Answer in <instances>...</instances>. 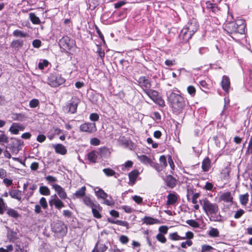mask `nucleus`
Returning <instances> with one entry per match:
<instances>
[{
    "label": "nucleus",
    "instance_id": "obj_1",
    "mask_svg": "<svg viewBox=\"0 0 252 252\" xmlns=\"http://www.w3.org/2000/svg\"><path fill=\"white\" fill-rule=\"evenodd\" d=\"M200 203L210 221L220 222L223 221V217L219 213V208L217 203H212L206 198L200 200Z\"/></svg>",
    "mask_w": 252,
    "mask_h": 252
},
{
    "label": "nucleus",
    "instance_id": "obj_2",
    "mask_svg": "<svg viewBox=\"0 0 252 252\" xmlns=\"http://www.w3.org/2000/svg\"><path fill=\"white\" fill-rule=\"evenodd\" d=\"M233 18L232 14L228 13L226 24L224 26V30L230 35L236 33H244L245 28V21L243 19L231 21Z\"/></svg>",
    "mask_w": 252,
    "mask_h": 252
},
{
    "label": "nucleus",
    "instance_id": "obj_3",
    "mask_svg": "<svg viewBox=\"0 0 252 252\" xmlns=\"http://www.w3.org/2000/svg\"><path fill=\"white\" fill-rule=\"evenodd\" d=\"M168 101L174 113L181 112L186 106L185 99L180 94L171 92L168 94Z\"/></svg>",
    "mask_w": 252,
    "mask_h": 252
},
{
    "label": "nucleus",
    "instance_id": "obj_4",
    "mask_svg": "<svg viewBox=\"0 0 252 252\" xmlns=\"http://www.w3.org/2000/svg\"><path fill=\"white\" fill-rule=\"evenodd\" d=\"M64 82V79L61 75L56 73L51 74L48 79V84L52 87H57Z\"/></svg>",
    "mask_w": 252,
    "mask_h": 252
},
{
    "label": "nucleus",
    "instance_id": "obj_5",
    "mask_svg": "<svg viewBox=\"0 0 252 252\" xmlns=\"http://www.w3.org/2000/svg\"><path fill=\"white\" fill-rule=\"evenodd\" d=\"M145 93L155 103L160 106H164V101L162 99L161 97L159 96L158 93L157 91L150 89Z\"/></svg>",
    "mask_w": 252,
    "mask_h": 252
},
{
    "label": "nucleus",
    "instance_id": "obj_6",
    "mask_svg": "<svg viewBox=\"0 0 252 252\" xmlns=\"http://www.w3.org/2000/svg\"><path fill=\"white\" fill-rule=\"evenodd\" d=\"M52 231L60 236H64L67 232V227L61 221L54 222L52 225Z\"/></svg>",
    "mask_w": 252,
    "mask_h": 252
},
{
    "label": "nucleus",
    "instance_id": "obj_7",
    "mask_svg": "<svg viewBox=\"0 0 252 252\" xmlns=\"http://www.w3.org/2000/svg\"><path fill=\"white\" fill-rule=\"evenodd\" d=\"M59 44L61 48L67 51L73 47L74 42L67 36H64L59 40Z\"/></svg>",
    "mask_w": 252,
    "mask_h": 252
},
{
    "label": "nucleus",
    "instance_id": "obj_8",
    "mask_svg": "<svg viewBox=\"0 0 252 252\" xmlns=\"http://www.w3.org/2000/svg\"><path fill=\"white\" fill-rule=\"evenodd\" d=\"M80 130L88 133L95 132L97 129L95 124L94 123H85L80 126Z\"/></svg>",
    "mask_w": 252,
    "mask_h": 252
},
{
    "label": "nucleus",
    "instance_id": "obj_9",
    "mask_svg": "<svg viewBox=\"0 0 252 252\" xmlns=\"http://www.w3.org/2000/svg\"><path fill=\"white\" fill-rule=\"evenodd\" d=\"M138 84L145 92L151 88V82L148 77L141 76L137 80Z\"/></svg>",
    "mask_w": 252,
    "mask_h": 252
},
{
    "label": "nucleus",
    "instance_id": "obj_10",
    "mask_svg": "<svg viewBox=\"0 0 252 252\" xmlns=\"http://www.w3.org/2000/svg\"><path fill=\"white\" fill-rule=\"evenodd\" d=\"M214 3H211L209 1H207L205 3L206 8L208 10L210 14L212 16V14L216 13L219 11V9L217 6V4L220 3L221 0H212Z\"/></svg>",
    "mask_w": 252,
    "mask_h": 252
},
{
    "label": "nucleus",
    "instance_id": "obj_11",
    "mask_svg": "<svg viewBox=\"0 0 252 252\" xmlns=\"http://www.w3.org/2000/svg\"><path fill=\"white\" fill-rule=\"evenodd\" d=\"M185 27L189 32L193 35L198 30L199 24L196 19H192L189 21V22L186 25Z\"/></svg>",
    "mask_w": 252,
    "mask_h": 252
},
{
    "label": "nucleus",
    "instance_id": "obj_12",
    "mask_svg": "<svg viewBox=\"0 0 252 252\" xmlns=\"http://www.w3.org/2000/svg\"><path fill=\"white\" fill-rule=\"evenodd\" d=\"M193 35L191 33L185 26L181 30L179 34V38L183 42L188 41Z\"/></svg>",
    "mask_w": 252,
    "mask_h": 252
},
{
    "label": "nucleus",
    "instance_id": "obj_13",
    "mask_svg": "<svg viewBox=\"0 0 252 252\" xmlns=\"http://www.w3.org/2000/svg\"><path fill=\"white\" fill-rule=\"evenodd\" d=\"M52 186L62 199H65L67 198V194L64 189L61 186L58 184H53L52 185Z\"/></svg>",
    "mask_w": 252,
    "mask_h": 252
},
{
    "label": "nucleus",
    "instance_id": "obj_14",
    "mask_svg": "<svg viewBox=\"0 0 252 252\" xmlns=\"http://www.w3.org/2000/svg\"><path fill=\"white\" fill-rule=\"evenodd\" d=\"M78 106V100H72L66 106L65 109L67 112L74 114L76 112Z\"/></svg>",
    "mask_w": 252,
    "mask_h": 252
},
{
    "label": "nucleus",
    "instance_id": "obj_15",
    "mask_svg": "<svg viewBox=\"0 0 252 252\" xmlns=\"http://www.w3.org/2000/svg\"><path fill=\"white\" fill-rule=\"evenodd\" d=\"M91 209L94 218L96 219H100L101 218L102 216L99 213V212L102 210V208L98 203L95 202V205H94L93 207H92Z\"/></svg>",
    "mask_w": 252,
    "mask_h": 252
},
{
    "label": "nucleus",
    "instance_id": "obj_16",
    "mask_svg": "<svg viewBox=\"0 0 252 252\" xmlns=\"http://www.w3.org/2000/svg\"><path fill=\"white\" fill-rule=\"evenodd\" d=\"M23 126L21 124L13 123L9 128V131L12 134H17L20 130H23Z\"/></svg>",
    "mask_w": 252,
    "mask_h": 252
},
{
    "label": "nucleus",
    "instance_id": "obj_17",
    "mask_svg": "<svg viewBox=\"0 0 252 252\" xmlns=\"http://www.w3.org/2000/svg\"><path fill=\"white\" fill-rule=\"evenodd\" d=\"M9 194L11 198L21 201V191L18 189H10L9 190Z\"/></svg>",
    "mask_w": 252,
    "mask_h": 252
},
{
    "label": "nucleus",
    "instance_id": "obj_18",
    "mask_svg": "<svg viewBox=\"0 0 252 252\" xmlns=\"http://www.w3.org/2000/svg\"><path fill=\"white\" fill-rule=\"evenodd\" d=\"M220 201H223L225 202H232L233 197L230 192L223 193L219 197Z\"/></svg>",
    "mask_w": 252,
    "mask_h": 252
},
{
    "label": "nucleus",
    "instance_id": "obj_19",
    "mask_svg": "<svg viewBox=\"0 0 252 252\" xmlns=\"http://www.w3.org/2000/svg\"><path fill=\"white\" fill-rule=\"evenodd\" d=\"M166 185L171 188H174L176 185V180L171 175H168L164 179Z\"/></svg>",
    "mask_w": 252,
    "mask_h": 252
},
{
    "label": "nucleus",
    "instance_id": "obj_20",
    "mask_svg": "<svg viewBox=\"0 0 252 252\" xmlns=\"http://www.w3.org/2000/svg\"><path fill=\"white\" fill-rule=\"evenodd\" d=\"M50 206L54 205L56 208L60 209L61 208L64 207V203L59 198L52 199L49 201Z\"/></svg>",
    "mask_w": 252,
    "mask_h": 252
},
{
    "label": "nucleus",
    "instance_id": "obj_21",
    "mask_svg": "<svg viewBox=\"0 0 252 252\" xmlns=\"http://www.w3.org/2000/svg\"><path fill=\"white\" fill-rule=\"evenodd\" d=\"M139 174L137 170H134L129 173V184L133 185L135 183Z\"/></svg>",
    "mask_w": 252,
    "mask_h": 252
},
{
    "label": "nucleus",
    "instance_id": "obj_22",
    "mask_svg": "<svg viewBox=\"0 0 252 252\" xmlns=\"http://www.w3.org/2000/svg\"><path fill=\"white\" fill-rule=\"evenodd\" d=\"M221 86L225 92H228L230 87V81L228 77L223 76L221 81Z\"/></svg>",
    "mask_w": 252,
    "mask_h": 252
},
{
    "label": "nucleus",
    "instance_id": "obj_23",
    "mask_svg": "<svg viewBox=\"0 0 252 252\" xmlns=\"http://www.w3.org/2000/svg\"><path fill=\"white\" fill-rule=\"evenodd\" d=\"M54 148L55 149V152L58 154L63 155H65L67 152V150L65 147L62 144H58L55 145H54Z\"/></svg>",
    "mask_w": 252,
    "mask_h": 252
},
{
    "label": "nucleus",
    "instance_id": "obj_24",
    "mask_svg": "<svg viewBox=\"0 0 252 252\" xmlns=\"http://www.w3.org/2000/svg\"><path fill=\"white\" fill-rule=\"evenodd\" d=\"M137 158L139 160L144 164H150L152 161L151 158L145 155H137Z\"/></svg>",
    "mask_w": 252,
    "mask_h": 252
},
{
    "label": "nucleus",
    "instance_id": "obj_25",
    "mask_svg": "<svg viewBox=\"0 0 252 252\" xmlns=\"http://www.w3.org/2000/svg\"><path fill=\"white\" fill-rule=\"evenodd\" d=\"M94 192H95V195L98 198H100L103 199H105L108 196L106 192H105L103 189H102L100 188H96L94 189Z\"/></svg>",
    "mask_w": 252,
    "mask_h": 252
},
{
    "label": "nucleus",
    "instance_id": "obj_26",
    "mask_svg": "<svg viewBox=\"0 0 252 252\" xmlns=\"http://www.w3.org/2000/svg\"><path fill=\"white\" fill-rule=\"evenodd\" d=\"M24 45V41L21 39L13 40L10 46L15 49L21 48Z\"/></svg>",
    "mask_w": 252,
    "mask_h": 252
},
{
    "label": "nucleus",
    "instance_id": "obj_27",
    "mask_svg": "<svg viewBox=\"0 0 252 252\" xmlns=\"http://www.w3.org/2000/svg\"><path fill=\"white\" fill-rule=\"evenodd\" d=\"M211 167V161L208 158H205L202 163V169L204 172H208Z\"/></svg>",
    "mask_w": 252,
    "mask_h": 252
},
{
    "label": "nucleus",
    "instance_id": "obj_28",
    "mask_svg": "<svg viewBox=\"0 0 252 252\" xmlns=\"http://www.w3.org/2000/svg\"><path fill=\"white\" fill-rule=\"evenodd\" d=\"M167 204L168 205H173L177 201V196L174 193H169L167 196Z\"/></svg>",
    "mask_w": 252,
    "mask_h": 252
},
{
    "label": "nucleus",
    "instance_id": "obj_29",
    "mask_svg": "<svg viewBox=\"0 0 252 252\" xmlns=\"http://www.w3.org/2000/svg\"><path fill=\"white\" fill-rule=\"evenodd\" d=\"M13 35L15 37H26L29 36L27 32L19 30H16L13 32Z\"/></svg>",
    "mask_w": 252,
    "mask_h": 252
},
{
    "label": "nucleus",
    "instance_id": "obj_30",
    "mask_svg": "<svg viewBox=\"0 0 252 252\" xmlns=\"http://www.w3.org/2000/svg\"><path fill=\"white\" fill-rule=\"evenodd\" d=\"M83 200L84 204L91 208L95 205V203L94 202L93 200L88 196H84Z\"/></svg>",
    "mask_w": 252,
    "mask_h": 252
},
{
    "label": "nucleus",
    "instance_id": "obj_31",
    "mask_svg": "<svg viewBox=\"0 0 252 252\" xmlns=\"http://www.w3.org/2000/svg\"><path fill=\"white\" fill-rule=\"evenodd\" d=\"M39 192L41 195L45 196H48L50 194V190L47 186H40L39 189Z\"/></svg>",
    "mask_w": 252,
    "mask_h": 252
},
{
    "label": "nucleus",
    "instance_id": "obj_32",
    "mask_svg": "<svg viewBox=\"0 0 252 252\" xmlns=\"http://www.w3.org/2000/svg\"><path fill=\"white\" fill-rule=\"evenodd\" d=\"M86 189V187L83 186L79 189L77 190L73 195L75 196L76 198H81L85 196Z\"/></svg>",
    "mask_w": 252,
    "mask_h": 252
},
{
    "label": "nucleus",
    "instance_id": "obj_33",
    "mask_svg": "<svg viewBox=\"0 0 252 252\" xmlns=\"http://www.w3.org/2000/svg\"><path fill=\"white\" fill-rule=\"evenodd\" d=\"M6 214L11 217L16 219L19 217V215L17 211L12 208L7 209Z\"/></svg>",
    "mask_w": 252,
    "mask_h": 252
},
{
    "label": "nucleus",
    "instance_id": "obj_34",
    "mask_svg": "<svg viewBox=\"0 0 252 252\" xmlns=\"http://www.w3.org/2000/svg\"><path fill=\"white\" fill-rule=\"evenodd\" d=\"M30 19L31 22L33 24H40L41 23L40 20L35 15V14L33 13H30Z\"/></svg>",
    "mask_w": 252,
    "mask_h": 252
},
{
    "label": "nucleus",
    "instance_id": "obj_35",
    "mask_svg": "<svg viewBox=\"0 0 252 252\" xmlns=\"http://www.w3.org/2000/svg\"><path fill=\"white\" fill-rule=\"evenodd\" d=\"M239 200L240 203L244 206H246L247 204L248 203V200H249V194L248 193L240 195L239 196Z\"/></svg>",
    "mask_w": 252,
    "mask_h": 252
},
{
    "label": "nucleus",
    "instance_id": "obj_36",
    "mask_svg": "<svg viewBox=\"0 0 252 252\" xmlns=\"http://www.w3.org/2000/svg\"><path fill=\"white\" fill-rule=\"evenodd\" d=\"M158 222L157 219H155L151 217H145L144 219V222L147 224H153Z\"/></svg>",
    "mask_w": 252,
    "mask_h": 252
},
{
    "label": "nucleus",
    "instance_id": "obj_37",
    "mask_svg": "<svg viewBox=\"0 0 252 252\" xmlns=\"http://www.w3.org/2000/svg\"><path fill=\"white\" fill-rule=\"evenodd\" d=\"M208 235L211 237H217L219 236V231L217 228H211L208 232Z\"/></svg>",
    "mask_w": 252,
    "mask_h": 252
},
{
    "label": "nucleus",
    "instance_id": "obj_38",
    "mask_svg": "<svg viewBox=\"0 0 252 252\" xmlns=\"http://www.w3.org/2000/svg\"><path fill=\"white\" fill-rule=\"evenodd\" d=\"M97 156L95 152L92 151L88 155V159L92 162H95Z\"/></svg>",
    "mask_w": 252,
    "mask_h": 252
},
{
    "label": "nucleus",
    "instance_id": "obj_39",
    "mask_svg": "<svg viewBox=\"0 0 252 252\" xmlns=\"http://www.w3.org/2000/svg\"><path fill=\"white\" fill-rule=\"evenodd\" d=\"M169 238L171 240H174V241L183 240V239H184L182 238V237L178 235V234H177V232H174V233L169 234Z\"/></svg>",
    "mask_w": 252,
    "mask_h": 252
},
{
    "label": "nucleus",
    "instance_id": "obj_40",
    "mask_svg": "<svg viewBox=\"0 0 252 252\" xmlns=\"http://www.w3.org/2000/svg\"><path fill=\"white\" fill-rule=\"evenodd\" d=\"M7 206L3 199L0 197V215L3 214L4 210H6Z\"/></svg>",
    "mask_w": 252,
    "mask_h": 252
},
{
    "label": "nucleus",
    "instance_id": "obj_41",
    "mask_svg": "<svg viewBox=\"0 0 252 252\" xmlns=\"http://www.w3.org/2000/svg\"><path fill=\"white\" fill-rule=\"evenodd\" d=\"M150 165L154 168L158 172H160L163 169V167L162 165H160L158 163L155 162L153 161H152Z\"/></svg>",
    "mask_w": 252,
    "mask_h": 252
},
{
    "label": "nucleus",
    "instance_id": "obj_42",
    "mask_svg": "<svg viewBox=\"0 0 252 252\" xmlns=\"http://www.w3.org/2000/svg\"><path fill=\"white\" fill-rule=\"evenodd\" d=\"M15 252H25L26 251L24 249L23 246H21L18 242H16L14 245Z\"/></svg>",
    "mask_w": 252,
    "mask_h": 252
},
{
    "label": "nucleus",
    "instance_id": "obj_43",
    "mask_svg": "<svg viewBox=\"0 0 252 252\" xmlns=\"http://www.w3.org/2000/svg\"><path fill=\"white\" fill-rule=\"evenodd\" d=\"M103 171L107 176H112L114 175L116 173L115 171L110 168H104Z\"/></svg>",
    "mask_w": 252,
    "mask_h": 252
},
{
    "label": "nucleus",
    "instance_id": "obj_44",
    "mask_svg": "<svg viewBox=\"0 0 252 252\" xmlns=\"http://www.w3.org/2000/svg\"><path fill=\"white\" fill-rule=\"evenodd\" d=\"M186 222L188 224L194 228H197L199 226L198 223L193 220H187Z\"/></svg>",
    "mask_w": 252,
    "mask_h": 252
},
{
    "label": "nucleus",
    "instance_id": "obj_45",
    "mask_svg": "<svg viewBox=\"0 0 252 252\" xmlns=\"http://www.w3.org/2000/svg\"><path fill=\"white\" fill-rule=\"evenodd\" d=\"M39 104V101L37 99H32L29 103V105L31 108H33L36 107Z\"/></svg>",
    "mask_w": 252,
    "mask_h": 252
},
{
    "label": "nucleus",
    "instance_id": "obj_46",
    "mask_svg": "<svg viewBox=\"0 0 252 252\" xmlns=\"http://www.w3.org/2000/svg\"><path fill=\"white\" fill-rule=\"evenodd\" d=\"M0 142L7 143L8 142V137L0 130Z\"/></svg>",
    "mask_w": 252,
    "mask_h": 252
},
{
    "label": "nucleus",
    "instance_id": "obj_47",
    "mask_svg": "<svg viewBox=\"0 0 252 252\" xmlns=\"http://www.w3.org/2000/svg\"><path fill=\"white\" fill-rule=\"evenodd\" d=\"M156 238L159 242L162 243H165L166 242V239L162 234H158L156 236Z\"/></svg>",
    "mask_w": 252,
    "mask_h": 252
},
{
    "label": "nucleus",
    "instance_id": "obj_48",
    "mask_svg": "<svg viewBox=\"0 0 252 252\" xmlns=\"http://www.w3.org/2000/svg\"><path fill=\"white\" fill-rule=\"evenodd\" d=\"M39 203L44 209L47 208L48 204L45 198L43 197H41L39 200Z\"/></svg>",
    "mask_w": 252,
    "mask_h": 252
},
{
    "label": "nucleus",
    "instance_id": "obj_49",
    "mask_svg": "<svg viewBox=\"0 0 252 252\" xmlns=\"http://www.w3.org/2000/svg\"><path fill=\"white\" fill-rule=\"evenodd\" d=\"M46 180L48 182V183L51 185V183H55L57 181V179L55 177L52 176L51 175H48L45 177Z\"/></svg>",
    "mask_w": 252,
    "mask_h": 252
},
{
    "label": "nucleus",
    "instance_id": "obj_50",
    "mask_svg": "<svg viewBox=\"0 0 252 252\" xmlns=\"http://www.w3.org/2000/svg\"><path fill=\"white\" fill-rule=\"evenodd\" d=\"M187 91L188 93L192 96H194L195 94L196 90L195 88L192 86H189L187 88Z\"/></svg>",
    "mask_w": 252,
    "mask_h": 252
},
{
    "label": "nucleus",
    "instance_id": "obj_51",
    "mask_svg": "<svg viewBox=\"0 0 252 252\" xmlns=\"http://www.w3.org/2000/svg\"><path fill=\"white\" fill-rule=\"evenodd\" d=\"M192 245V242L190 240H187L185 242L181 243V247L183 248L186 249L188 247H190Z\"/></svg>",
    "mask_w": 252,
    "mask_h": 252
},
{
    "label": "nucleus",
    "instance_id": "obj_52",
    "mask_svg": "<svg viewBox=\"0 0 252 252\" xmlns=\"http://www.w3.org/2000/svg\"><path fill=\"white\" fill-rule=\"evenodd\" d=\"M49 64V62L47 60H43L42 62L38 63V67L40 69L42 70L45 67H47Z\"/></svg>",
    "mask_w": 252,
    "mask_h": 252
},
{
    "label": "nucleus",
    "instance_id": "obj_53",
    "mask_svg": "<svg viewBox=\"0 0 252 252\" xmlns=\"http://www.w3.org/2000/svg\"><path fill=\"white\" fill-rule=\"evenodd\" d=\"M120 241L123 244H126L128 242L129 239L126 235H121L120 237Z\"/></svg>",
    "mask_w": 252,
    "mask_h": 252
},
{
    "label": "nucleus",
    "instance_id": "obj_54",
    "mask_svg": "<svg viewBox=\"0 0 252 252\" xmlns=\"http://www.w3.org/2000/svg\"><path fill=\"white\" fill-rule=\"evenodd\" d=\"M99 116L97 113H92L90 115V119L92 121H97L99 120Z\"/></svg>",
    "mask_w": 252,
    "mask_h": 252
},
{
    "label": "nucleus",
    "instance_id": "obj_55",
    "mask_svg": "<svg viewBox=\"0 0 252 252\" xmlns=\"http://www.w3.org/2000/svg\"><path fill=\"white\" fill-rule=\"evenodd\" d=\"M114 223H115L116 224H117L119 225L128 227V223L127 221H123V220H117L116 221H114Z\"/></svg>",
    "mask_w": 252,
    "mask_h": 252
},
{
    "label": "nucleus",
    "instance_id": "obj_56",
    "mask_svg": "<svg viewBox=\"0 0 252 252\" xmlns=\"http://www.w3.org/2000/svg\"><path fill=\"white\" fill-rule=\"evenodd\" d=\"M213 249V248L209 245H204L201 248V252H209Z\"/></svg>",
    "mask_w": 252,
    "mask_h": 252
},
{
    "label": "nucleus",
    "instance_id": "obj_57",
    "mask_svg": "<svg viewBox=\"0 0 252 252\" xmlns=\"http://www.w3.org/2000/svg\"><path fill=\"white\" fill-rule=\"evenodd\" d=\"M100 141L97 138H93L91 139L90 143L94 146H97L100 144Z\"/></svg>",
    "mask_w": 252,
    "mask_h": 252
},
{
    "label": "nucleus",
    "instance_id": "obj_58",
    "mask_svg": "<svg viewBox=\"0 0 252 252\" xmlns=\"http://www.w3.org/2000/svg\"><path fill=\"white\" fill-rule=\"evenodd\" d=\"M194 234L191 231H188L186 233V236L185 237H182L183 240H185L186 239H191L193 238Z\"/></svg>",
    "mask_w": 252,
    "mask_h": 252
},
{
    "label": "nucleus",
    "instance_id": "obj_59",
    "mask_svg": "<svg viewBox=\"0 0 252 252\" xmlns=\"http://www.w3.org/2000/svg\"><path fill=\"white\" fill-rule=\"evenodd\" d=\"M168 227L166 226H161L159 227V233L162 234L163 235L167 233Z\"/></svg>",
    "mask_w": 252,
    "mask_h": 252
},
{
    "label": "nucleus",
    "instance_id": "obj_60",
    "mask_svg": "<svg viewBox=\"0 0 252 252\" xmlns=\"http://www.w3.org/2000/svg\"><path fill=\"white\" fill-rule=\"evenodd\" d=\"M41 45V42L39 39H34L32 41V46L34 48H38L40 47Z\"/></svg>",
    "mask_w": 252,
    "mask_h": 252
},
{
    "label": "nucleus",
    "instance_id": "obj_61",
    "mask_svg": "<svg viewBox=\"0 0 252 252\" xmlns=\"http://www.w3.org/2000/svg\"><path fill=\"white\" fill-rule=\"evenodd\" d=\"M159 161L161 163L163 164V167H166L167 165V163L166 161V158L165 156L162 155L159 158Z\"/></svg>",
    "mask_w": 252,
    "mask_h": 252
},
{
    "label": "nucleus",
    "instance_id": "obj_62",
    "mask_svg": "<svg viewBox=\"0 0 252 252\" xmlns=\"http://www.w3.org/2000/svg\"><path fill=\"white\" fill-rule=\"evenodd\" d=\"M244 211L242 209L238 210L235 214L234 218L235 219L240 218L244 214Z\"/></svg>",
    "mask_w": 252,
    "mask_h": 252
},
{
    "label": "nucleus",
    "instance_id": "obj_63",
    "mask_svg": "<svg viewBox=\"0 0 252 252\" xmlns=\"http://www.w3.org/2000/svg\"><path fill=\"white\" fill-rule=\"evenodd\" d=\"M133 199L137 204H141L143 201V198L138 195L133 196Z\"/></svg>",
    "mask_w": 252,
    "mask_h": 252
},
{
    "label": "nucleus",
    "instance_id": "obj_64",
    "mask_svg": "<svg viewBox=\"0 0 252 252\" xmlns=\"http://www.w3.org/2000/svg\"><path fill=\"white\" fill-rule=\"evenodd\" d=\"M2 182L7 187L11 186L13 184L12 180L8 178H4Z\"/></svg>",
    "mask_w": 252,
    "mask_h": 252
}]
</instances>
